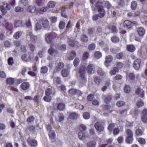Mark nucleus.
I'll list each match as a JSON object with an SVG mask.
<instances>
[{
  "label": "nucleus",
  "instance_id": "obj_1",
  "mask_svg": "<svg viewBox=\"0 0 147 147\" xmlns=\"http://www.w3.org/2000/svg\"><path fill=\"white\" fill-rule=\"evenodd\" d=\"M79 73L80 74V77L81 79V82L82 83L83 85H84L87 81L85 69L84 66H82L80 68Z\"/></svg>",
  "mask_w": 147,
  "mask_h": 147
},
{
  "label": "nucleus",
  "instance_id": "obj_2",
  "mask_svg": "<svg viewBox=\"0 0 147 147\" xmlns=\"http://www.w3.org/2000/svg\"><path fill=\"white\" fill-rule=\"evenodd\" d=\"M98 11L99 12L98 15H99L100 18L104 17L105 15L106 11L104 7L101 5H98L96 6Z\"/></svg>",
  "mask_w": 147,
  "mask_h": 147
},
{
  "label": "nucleus",
  "instance_id": "obj_3",
  "mask_svg": "<svg viewBox=\"0 0 147 147\" xmlns=\"http://www.w3.org/2000/svg\"><path fill=\"white\" fill-rule=\"evenodd\" d=\"M46 42L49 44L51 43L55 38L54 36L50 33H48L45 35Z\"/></svg>",
  "mask_w": 147,
  "mask_h": 147
},
{
  "label": "nucleus",
  "instance_id": "obj_4",
  "mask_svg": "<svg viewBox=\"0 0 147 147\" xmlns=\"http://www.w3.org/2000/svg\"><path fill=\"white\" fill-rule=\"evenodd\" d=\"M27 38L30 39L31 41L35 42L37 39V37L34 35L31 32H29L27 34Z\"/></svg>",
  "mask_w": 147,
  "mask_h": 147
},
{
  "label": "nucleus",
  "instance_id": "obj_5",
  "mask_svg": "<svg viewBox=\"0 0 147 147\" xmlns=\"http://www.w3.org/2000/svg\"><path fill=\"white\" fill-rule=\"evenodd\" d=\"M86 70L89 74H93L95 71V66L92 64H89L87 67Z\"/></svg>",
  "mask_w": 147,
  "mask_h": 147
},
{
  "label": "nucleus",
  "instance_id": "obj_6",
  "mask_svg": "<svg viewBox=\"0 0 147 147\" xmlns=\"http://www.w3.org/2000/svg\"><path fill=\"white\" fill-rule=\"evenodd\" d=\"M135 94L138 96L143 98L144 96L145 92L140 87H138L136 89Z\"/></svg>",
  "mask_w": 147,
  "mask_h": 147
},
{
  "label": "nucleus",
  "instance_id": "obj_7",
  "mask_svg": "<svg viewBox=\"0 0 147 147\" xmlns=\"http://www.w3.org/2000/svg\"><path fill=\"white\" fill-rule=\"evenodd\" d=\"M141 60L140 59H136L134 62L133 65L134 68L136 70H138L140 67Z\"/></svg>",
  "mask_w": 147,
  "mask_h": 147
},
{
  "label": "nucleus",
  "instance_id": "obj_8",
  "mask_svg": "<svg viewBox=\"0 0 147 147\" xmlns=\"http://www.w3.org/2000/svg\"><path fill=\"white\" fill-rule=\"evenodd\" d=\"M113 57L110 55H109L105 57V60L104 62L105 65L107 67L109 66L110 63L113 61Z\"/></svg>",
  "mask_w": 147,
  "mask_h": 147
},
{
  "label": "nucleus",
  "instance_id": "obj_9",
  "mask_svg": "<svg viewBox=\"0 0 147 147\" xmlns=\"http://www.w3.org/2000/svg\"><path fill=\"white\" fill-rule=\"evenodd\" d=\"M96 129L99 132L103 131L104 129V127L99 122H97L94 124Z\"/></svg>",
  "mask_w": 147,
  "mask_h": 147
},
{
  "label": "nucleus",
  "instance_id": "obj_10",
  "mask_svg": "<svg viewBox=\"0 0 147 147\" xmlns=\"http://www.w3.org/2000/svg\"><path fill=\"white\" fill-rule=\"evenodd\" d=\"M102 98L104 100V102L106 103H108L112 100V96L110 94H109L106 97V96L103 94L102 96Z\"/></svg>",
  "mask_w": 147,
  "mask_h": 147
},
{
  "label": "nucleus",
  "instance_id": "obj_11",
  "mask_svg": "<svg viewBox=\"0 0 147 147\" xmlns=\"http://www.w3.org/2000/svg\"><path fill=\"white\" fill-rule=\"evenodd\" d=\"M64 67V64L62 62H60L58 63L57 65L56 66L54 72V74L56 72L60 71L61 69Z\"/></svg>",
  "mask_w": 147,
  "mask_h": 147
},
{
  "label": "nucleus",
  "instance_id": "obj_12",
  "mask_svg": "<svg viewBox=\"0 0 147 147\" xmlns=\"http://www.w3.org/2000/svg\"><path fill=\"white\" fill-rule=\"evenodd\" d=\"M30 84L27 82H25L22 83L20 86L21 88L24 90L28 89L30 87Z\"/></svg>",
  "mask_w": 147,
  "mask_h": 147
},
{
  "label": "nucleus",
  "instance_id": "obj_13",
  "mask_svg": "<svg viewBox=\"0 0 147 147\" xmlns=\"http://www.w3.org/2000/svg\"><path fill=\"white\" fill-rule=\"evenodd\" d=\"M3 24L5 25L6 29L10 31L12 30L13 28V25L7 22V21L5 20L3 23Z\"/></svg>",
  "mask_w": 147,
  "mask_h": 147
},
{
  "label": "nucleus",
  "instance_id": "obj_14",
  "mask_svg": "<svg viewBox=\"0 0 147 147\" xmlns=\"http://www.w3.org/2000/svg\"><path fill=\"white\" fill-rule=\"evenodd\" d=\"M137 30L138 34L141 36H143L145 34V30L142 27L138 28Z\"/></svg>",
  "mask_w": 147,
  "mask_h": 147
},
{
  "label": "nucleus",
  "instance_id": "obj_15",
  "mask_svg": "<svg viewBox=\"0 0 147 147\" xmlns=\"http://www.w3.org/2000/svg\"><path fill=\"white\" fill-rule=\"evenodd\" d=\"M27 142L29 145H31L32 146L35 147L37 145V141L34 139L30 140V139H29L27 140Z\"/></svg>",
  "mask_w": 147,
  "mask_h": 147
},
{
  "label": "nucleus",
  "instance_id": "obj_16",
  "mask_svg": "<svg viewBox=\"0 0 147 147\" xmlns=\"http://www.w3.org/2000/svg\"><path fill=\"white\" fill-rule=\"evenodd\" d=\"M22 58L24 61H28L31 60V57L29 54H28L27 55L26 54H25L22 56Z\"/></svg>",
  "mask_w": 147,
  "mask_h": 147
},
{
  "label": "nucleus",
  "instance_id": "obj_17",
  "mask_svg": "<svg viewBox=\"0 0 147 147\" xmlns=\"http://www.w3.org/2000/svg\"><path fill=\"white\" fill-rule=\"evenodd\" d=\"M42 21L43 26L45 28H48L49 26V22L48 20L46 18H43Z\"/></svg>",
  "mask_w": 147,
  "mask_h": 147
},
{
  "label": "nucleus",
  "instance_id": "obj_18",
  "mask_svg": "<svg viewBox=\"0 0 147 147\" xmlns=\"http://www.w3.org/2000/svg\"><path fill=\"white\" fill-rule=\"evenodd\" d=\"M53 80L54 84L57 85L61 83V78L59 77H54L53 78Z\"/></svg>",
  "mask_w": 147,
  "mask_h": 147
},
{
  "label": "nucleus",
  "instance_id": "obj_19",
  "mask_svg": "<svg viewBox=\"0 0 147 147\" xmlns=\"http://www.w3.org/2000/svg\"><path fill=\"white\" fill-rule=\"evenodd\" d=\"M81 40L83 42H86L88 40V36L85 34H83L81 37Z\"/></svg>",
  "mask_w": 147,
  "mask_h": 147
},
{
  "label": "nucleus",
  "instance_id": "obj_20",
  "mask_svg": "<svg viewBox=\"0 0 147 147\" xmlns=\"http://www.w3.org/2000/svg\"><path fill=\"white\" fill-rule=\"evenodd\" d=\"M127 49L128 51L132 52L135 51L136 49V48L133 45H127Z\"/></svg>",
  "mask_w": 147,
  "mask_h": 147
},
{
  "label": "nucleus",
  "instance_id": "obj_21",
  "mask_svg": "<svg viewBox=\"0 0 147 147\" xmlns=\"http://www.w3.org/2000/svg\"><path fill=\"white\" fill-rule=\"evenodd\" d=\"M69 73V71L66 69H64L61 71V75L63 77L67 76L68 75Z\"/></svg>",
  "mask_w": 147,
  "mask_h": 147
},
{
  "label": "nucleus",
  "instance_id": "obj_22",
  "mask_svg": "<svg viewBox=\"0 0 147 147\" xmlns=\"http://www.w3.org/2000/svg\"><path fill=\"white\" fill-rule=\"evenodd\" d=\"M55 4L56 3L55 1H51L48 2L47 6L48 9L49 8H52L54 7L55 6Z\"/></svg>",
  "mask_w": 147,
  "mask_h": 147
},
{
  "label": "nucleus",
  "instance_id": "obj_23",
  "mask_svg": "<svg viewBox=\"0 0 147 147\" xmlns=\"http://www.w3.org/2000/svg\"><path fill=\"white\" fill-rule=\"evenodd\" d=\"M96 144V143L95 141H91L87 143V146L88 147H95Z\"/></svg>",
  "mask_w": 147,
  "mask_h": 147
},
{
  "label": "nucleus",
  "instance_id": "obj_24",
  "mask_svg": "<svg viewBox=\"0 0 147 147\" xmlns=\"http://www.w3.org/2000/svg\"><path fill=\"white\" fill-rule=\"evenodd\" d=\"M27 10L28 12L33 13L36 10V8L35 6H30L28 7Z\"/></svg>",
  "mask_w": 147,
  "mask_h": 147
},
{
  "label": "nucleus",
  "instance_id": "obj_25",
  "mask_svg": "<svg viewBox=\"0 0 147 147\" xmlns=\"http://www.w3.org/2000/svg\"><path fill=\"white\" fill-rule=\"evenodd\" d=\"M57 108L60 111H63L65 109V105L62 102H60L57 105Z\"/></svg>",
  "mask_w": 147,
  "mask_h": 147
},
{
  "label": "nucleus",
  "instance_id": "obj_26",
  "mask_svg": "<svg viewBox=\"0 0 147 147\" xmlns=\"http://www.w3.org/2000/svg\"><path fill=\"white\" fill-rule=\"evenodd\" d=\"M48 68L47 66H43L40 68V72L41 73L45 74L47 73Z\"/></svg>",
  "mask_w": 147,
  "mask_h": 147
},
{
  "label": "nucleus",
  "instance_id": "obj_27",
  "mask_svg": "<svg viewBox=\"0 0 147 147\" xmlns=\"http://www.w3.org/2000/svg\"><path fill=\"white\" fill-rule=\"evenodd\" d=\"M78 115L77 113L73 112L70 114L69 115L70 118L72 119H76L78 118Z\"/></svg>",
  "mask_w": 147,
  "mask_h": 147
},
{
  "label": "nucleus",
  "instance_id": "obj_28",
  "mask_svg": "<svg viewBox=\"0 0 147 147\" xmlns=\"http://www.w3.org/2000/svg\"><path fill=\"white\" fill-rule=\"evenodd\" d=\"M94 80L95 83L98 85L100 84L102 81L101 78L98 76L95 77L94 78Z\"/></svg>",
  "mask_w": 147,
  "mask_h": 147
},
{
  "label": "nucleus",
  "instance_id": "obj_29",
  "mask_svg": "<svg viewBox=\"0 0 147 147\" xmlns=\"http://www.w3.org/2000/svg\"><path fill=\"white\" fill-rule=\"evenodd\" d=\"M78 136L80 140H83L85 138V135L83 132L81 131L79 133Z\"/></svg>",
  "mask_w": 147,
  "mask_h": 147
},
{
  "label": "nucleus",
  "instance_id": "obj_30",
  "mask_svg": "<svg viewBox=\"0 0 147 147\" xmlns=\"http://www.w3.org/2000/svg\"><path fill=\"white\" fill-rule=\"evenodd\" d=\"M49 135L50 138L51 140L54 139L55 137V134L53 131H49Z\"/></svg>",
  "mask_w": 147,
  "mask_h": 147
},
{
  "label": "nucleus",
  "instance_id": "obj_31",
  "mask_svg": "<svg viewBox=\"0 0 147 147\" xmlns=\"http://www.w3.org/2000/svg\"><path fill=\"white\" fill-rule=\"evenodd\" d=\"M98 74L100 76H103L105 74V72L102 69L99 67L97 70Z\"/></svg>",
  "mask_w": 147,
  "mask_h": 147
},
{
  "label": "nucleus",
  "instance_id": "obj_32",
  "mask_svg": "<svg viewBox=\"0 0 147 147\" xmlns=\"http://www.w3.org/2000/svg\"><path fill=\"white\" fill-rule=\"evenodd\" d=\"M119 70L116 67H114L110 71V74L111 75H114L116 74V72H118Z\"/></svg>",
  "mask_w": 147,
  "mask_h": 147
},
{
  "label": "nucleus",
  "instance_id": "obj_33",
  "mask_svg": "<svg viewBox=\"0 0 147 147\" xmlns=\"http://www.w3.org/2000/svg\"><path fill=\"white\" fill-rule=\"evenodd\" d=\"M103 3H104L105 5L107 6L108 9H109L110 8L112 7L111 5L108 1H106L105 2L104 1L103 2H98V4H103Z\"/></svg>",
  "mask_w": 147,
  "mask_h": 147
},
{
  "label": "nucleus",
  "instance_id": "obj_34",
  "mask_svg": "<svg viewBox=\"0 0 147 147\" xmlns=\"http://www.w3.org/2000/svg\"><path fill=\"white\" fill-rule=\"evenodd\" d=\"M15 80L14 78H7L6 80V82L7 84L11 85L13 84Z\"/></svg>",
  "mask_w": 147,
  "mask_h": 147
},
{
  "label": "nucleus",
  "instance_id": "obj_35",
  "mask_svg": "<svg viewBox=\"0 0 147 147\" xmlns=\"http://www.w3.org/2000/svg\"><path fill=\"white\" fill-rule=\"evenodd\" d=\"M133 136H127L126 140L127 143L131 144L133 142Z\"/></svg>",
  "mask_w": 147,
  "mask_h": 147
},
{
  "label": "nucleus",
  "instance_id": "obj_36",
  "mask_svg": "<svg viewBox=\"0 0 147 147\" xmlns=\"http://www.w3.org/2000/svg\"><path fill=\"white\" fill-rule=\"evenodd\" d=\"M22 33L20 31H18L16 32L13 35V38L16 39L19 38L21 36Z\"/></svg>",
  "mask_w": 147,
  "mask_h": 147
},
{
  "label": "nucleus",
  "instance_id": "obj_37",
  "mask_svg": "<svg viewBox=\"0 0 147 147\" xmlns=\"http://www.w3.org/2000/svg\"><path fill=\"white\" fill-rule=\"evenodd\" d=\"M137 4L136 1H133L131 3V7L133 10H135L137 7Z\"/></svg>",
  "mask_w": 147,
  "mask_h": 147
},
{
  "label": "nucleus",
  "instance_id": "obj_38",
  "mask_svg": "<svg viewBox=\"0 0 147 147\" xmlns=\"http://www.w3.org/2000/svg\"><path fill=\"white\" fill-rule=\"evenodd\" d=\"M76 55V53L74 51H72L70 54V56L69 57L68 59L69 60H72L75 57Z\"/></svg>",
  "mask_w": 147,
  "mask_h": 147
},
{
  "label": "nucleus",
  "instance_id": "obj_39",
  "mask_svg": "<svg viewBox=\"0 0 147 147\" xmlns=\"http://www.w3.org/2000/svg\"><path fill=\"white\" fill-rule=\"evenodd\" d=\"M44 100L48 102H50L52 100V98L50 96L45 95L43 98Z\"/></svg>",
  "mask_w": 147,
  "mask_h": 147
},
{
  "label": "nucleus",
  "instance_id": "obj_40",
  "mask_svg": "<svg viewBox=\"0 0 147 147\" xmlns=\"http://www.w3.org/2000/svg\"><path fill=\"white\" fill-rule=\"evenodd\" d=\"M125 133L127 136H133V132L130 129H127L125 131Z\"/></svg>",
  "mask_w": 147,
  "mask_h": 147
},
{
  "label": "nucleus",
  "instance_id": "obj_41",
  "mask_svg": "<svg viewBox=\"0 0 147 147\" xmlns=\"http://www.w3.org/2000/svg\"><path fill=\"white\" fill-rule=\"evenodd\" d=\"M144 105L143 102L141 100L138 101L136 104V105L138 108H140L143 106Z\"/></svg>",
  "mask_w": 147,
  "mask_h": 147
},
{
  "label": "nucleus",
  "instance_id": "obj_42",
  "mask_svg": "<svg viewBox=\"0 0 147 147\" xmlns=\"http://www.w3.org/2000/svg\"><path fill=\"white\" fill-rule=\"evenodd\" d=\"M68 43L69 45L71 47H73L76 42L73 39L68 38Z\"/></svg>",
  "mask_w": 147,
  "mask_h": 147
},
{
  "label": "nucleus",
  "instance_id": "obj_43",
  "mask_svg": "<svg viewBox=\"0 0 147 147\" xmlns=\"http://www.w3.org/2000/svg\"><path fill=\"white\" fill-rule=\"evenodd\" d=\"M143 131L141 129H138L135 131L136 134L137 136H140L143 134Z\"/></svg>",
  "mask_w": 147,
  "mask_h": 147
},
{
  "label": "nucleus",
  "instance_id": "obj_44",
  "mask_svg": "<svg viewBox=\"0 0 147 147\" xmlns=\"http://www.w3.org/2000/svg\"><path fill=\"white\" fill-rule=\"evenodd\" d=\"M0 9L3 15H5L7 13V10L3 5H0Z\"/></svg>",
  "mask_w": 147,
  "mask_h": 147
},
{
  "label": "nucleus",
  "instance_id": "obj_45",
  "mask_svg": "<svg viewBox=\"0 0 147 147\" xmlns=\"http://www.w3.org/2000/svg\"><path fill=\"white\" fill-rule=\"evenodd\" d=\"M89 54L87 52H84L83 54L82 59L83 60H86L88 57Z\"/></svg>",
  "mask_w": 147,
  "mask_h": 147
},
{
  "label": "nucleus",
  "instance_id": "obj_46",
  "mask_svg": "<svg viewBox=\"0 0 147 147\" xmlns=\"http://www.w3.org/2000/svg\"><path fill=\"white\" fill-rule=\"evenodd\" d=\"M131 90V88L129 86H126L124 88V92L126 93H128L130 92Z\"/></svg>",
  "mask_w": 147,
  "mask_h": 147
},
{
  "label": "nucleus",
  "instance_id": "obj_47",
  "mask_svg": "<svg viewBox=\"0 0 147 147\" xmlns=\"http://www.w3.org/2000/svg\"><path fill=\"white\" fill-rule=\"evenodd\" d=\"M14 10L16 12H21L23 11L24 9L19 6H17L15 8Z\"/></svg>",
  "mask_w": 147,
  "mask_h": 147
},
{
  "label": "nucleus",
  "instance_id": "obj_48",
  "mask_svg": "<svg viewBox=\"0 0 147 147\" xmlns=\"http://www.w3.org/2000/svg\"><path fill=\"white\" fill-rule=\"evenodd\" d=\"M111 40L114 42H117L119 41V39L117 37L115 36H113L111 38Z\"/></svg>",
  "mask_w": 147,
  "mask_h": 147
},
{
  "label": "nucleus",
  "instance_id": "obj_49",
  "mask_svg": "<svg viewBox=\"0 0 147 147\" xmlns=\"http://www.w3.org/2000/svg\"><path fill=\"white\" fill-rule=\"evenodd\" d=\"M7 10H9L10 9L11 7V5L9 3H4L3 5Z\"/></svg>",
  "mask_w": 147,
  "mask_h": 147
},
{
  "label": "nucleus",
  "instance_id": "obj_50",
  "mask_svg": "<svg viewBox=\"0 0 147 147\" xmlns=\"http://www.w3.org/2000/svg\"><path fill=\"white\" fill-rule=\"evenodd\" d=\"M131 24V21L128 20H126L124 21V25L125 26L127 27H130Z\"/></svg>",
  "mask_w": 147,
  "mask_h": 147
},
{
  "label": "nucleus",
  "instance_id": "obj_51",
  "mask_svg": "<svg viewBox=\"0 0 147 147\" xmlns=\"http://www.w3.org/2000/svg\"><path fill=\"white\" fill-rule=\"evenodd\" d=\"M115 127V124L114 123H111L109 125L108 127V129L109 131H112Z\"/></svg>",
  "mask_w": 147,
  "mask_h": 147
},
{
  "label": "nucleus",
  "instance_id": "obj_52",
  "mask_svg": "<svg viewBox=\"0 0 147 147\" xmlns=\"http://www.w3.org/2000/svg\"><path fill=\"white\" fill-rule=\"evenodd\" d=\"M48 9L47 6L44 7L40 8L39 11L40 13L45 12H46Z\"/></svg>",
  "mask_w": 147,
  "mask_h": 147
},
{
  "label": "nucleus",
  "instance_id": "obj_53",
  "mask_svg": "<svg viewBox=\"0 0 147 147\" xmlns=\"http://www.w3.org/2000/svg\"><path fill=\"white\" fill-rule=\"evenodd\" d=\"M95 57L97 59H99L102 56V53L99 51H96L94 54Z\"/></svg>",
  "mask_w": 147,
  "mask_h": 147
},
{
  "label": "nucleus",
  "instance_id": "obj_54",
  "mask_svg": "<svg viewBox=\"0 0 147 147\" xmlns=\"http://www.w3.org/2000/svg\"><path fill=\"white\" fill-rule=\"evenodd\" d=\"M65 26V22L63 21H61L60 22L59 24V27L61 29H63Z\"/></svg>",
  "mask_w": 147,
  "mask_h": 147
},
{
  "label": "nucleus",
  "instance_id": "obj_55",
  "mask_svg": "<svg viewBox=\"0 0 147 147\" xmlns=\"http://www.w3.org/2000/svg\"><path fill=\"white\" fill-rule=\"evenodd\" d=\"M75 107L77 109H80L82 110L84 108V106L82 105H81L79 103L75 104Z\"/></svg>",
  "mask_w": 147,
  "mask_h": 147
},
{
  "label": "nucleus",
  "instance_id": "obj_56",
  "mask_svg": "<svg viewBox=\"0 0 147 147\" xmlns=\"http://www.w3.org/2000/svg\"><path fill=\"white\" fill-rule=\"evenodd\" d=\"M26 24L27 28L30 29L31 28L32 26L30 19L29 18L28 20L26 22Z\"/></svg>",
  "mask_w": 147,
  "mask_h": 147
},
{
  "label": "nucleus",
  "instance_id": "obj_57",
  "mask_svg": "<svg viewBox=\"0 0 147 147\" xmlns=\"http://www.w3.org/2000/svg\"><path fill=\"white\" fill-rule=\"evenodd\" d=\"M128 76L129 79L132 80H134L135 78V76L133 73H130L128 74H127V76Z\"/></svg>",
  "mask_w": 147,
  "mask_h": 147
},
{
  "label": "nucleus",
  "instance_id": "obj_58",
  "mask_svg": "<svg viewBox=\"0 0 147 147\" xmlns=\"http://www.w3.org/2000/svg\"><path fill=\"white\" fill-rule=\"evenodd\" d=\"M125 102L120 100L118 101L116 103V105L118 107H120L123 106L125 105Z\"/></svg>",
  "mask_w": 147,
  "mask_h": 147
},
{
  "label": "nucleus",
  "instance_id": "obj_59",
  "mask_svg": "<svg viewBox=\"0 0 147 147\" xmlns=\"http://www.w3.org/2000/svg\"><path fill=\"white\" fill-rule=\"evenodd\" d=\"M52 93V90L51 89L48 88L46 89L45 92V95L50 96Z\"/></svg>",
  "mask_w": 147,
  "mask_h": 147
},
{
  "label": "nucleus",
  "instance_id": "obj_60",
  "mask_svg": "<svg viewBox=\"0 0 147 147\" xmlns=\"http://www.w3.org/2000/svg\"><path fill=\"white\" fill-rule=\"evenodd\" d=\"M8 64L10 65H12L14 63L13 59L12 57L9 58L7 60Z\"/></svg>",
  "mask_w": 147,
  "mask_h": 147
},
{
  "label": "nucleus",
  "instance_id": "obj_61",
  "mask_svg": "<svg viewBox=\"0 0 147 147\" xmlns=\"http://www.w3.org/2000/svg\"><path fill=\"white\" fill-rule=\"evenodd\" d=\"M20 1L21 3L24 6L28 5L29 3L28 0H20Z\"/></svg>",
  "mask_w": 147,
  "mask_h": 147
},
{
  "label": "nucleus",
  "instance_id": "obj_62",
  "mask_svg": "<svg viewBox=\"0 0 147 147\" xmlns=\"http://www.w3.org/2000/svg\"><path fill=\"white\" fill-rule=\"evenodd\" d=\"M88 48L90 50H94L95 48V45L94 43H92L88 46Z\"/></svg>",
  "mask_w": 147,
  "mask_h": 147
},
{
  "label": "nucleus",
  "instance_id": "obj_63",
  "mask_svg": "<svg viewBox=\"0 0 147 147\" xmlns=\"http://www.w3.org/2000/svg\"><path fill=\"white\" fill-rule=\"evenodd\" d=\"M35 118L33 116H31L28 118L27 119V122L28 123H30L33 122Z\"/></svg>",
  "mask_w": 147,
  "mask_h": 147
},
{
  "label": "nucleus",
  "instance_id": "obj_64",
  "mask_svg": "<svg viewBox=\"0 0 147 147\" xmlns=\"http://www.w3.org/2000/svg\"><path fill=\"white\" fill-rule=\"evenodd\" d=\"M83 116L85 119H88L90 118V115L88 113L85 112L83 114Z\"/></svg>",
  "mask_w": 147,
  "mask_h": 147
}]
</instances>
